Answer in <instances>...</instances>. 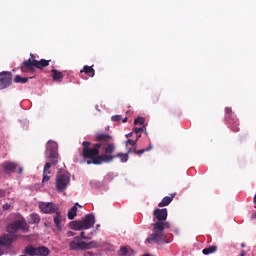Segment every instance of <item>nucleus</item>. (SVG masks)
I'll list each match as a JSON object with an SVG mask.
<instances>
[{
	"instance_id": "obj_1",
	"label": "nucleus",
	"mask_w": 256,
	"mask_h": 256,
	"mask_svg": "<svg viewBox=\"0 0 256 256\" xmlns=\"http://www.w3.org/2000/svg\"><path fill=\"white\" fill-rule=\"evenodd\" d=\"M83 152L82 155L87 160V165H102V163H111L115 156H112V153H115V143H108L104 146L103 155L99 156V149H101V143H97L93 148H89L91 145L90 142H83Z\"/></svg>"
},
{
	"instance_id": "obj_2",
	"label": "nucleus",
	"mask_w": 256,
	"mask_h": 256,
	"mask_svg": "<svg viewBox=\"0 0 256 256\" xmlns=\"http://www.w3.org/2000/svg\"><path fill=\"white\" fill-rule=\"evenodd\" d=\"M165 229H169L168 222L158 221L154 223L153 233L147 238L148 243H163L165 241V236L163 235V231Z\"/></svg>"
},
{
	"instance_id": "obj_3",
	"label": "nucleus",
	"mask_w": 256,
	"mask_h": 256,
	"mask_svg": "<svg viewBox=\"0 0 256 256\" xmlns=\"http://www.w3.org/2000/svg\"><path fill=\"white\" fill-rule=\"evenodd\" d=\"M69 247L71 251H87L89 249H96V247H99V244L95 241L85 242L81 240V237L76 236L70 241Z\"/></svg>"
},
{
	"instance_id": "obj_4",
	"label": "nucleus",
	"mask_w": 256,
	"mask_h": 256,
	"mask_svg": "<svg viewBox=\"0 0 256 256\" xmlns=\"http://www.w3.org/2000/svg\"><path fill=\"white\" fill-rule=\"evenodd\" d=\"M93 225H95V216L93 214H87L82 220L71 222L70 229L83 231L85 229H91Z\"/></svg>"
},
{
	"instance_id": "obj_5",
	"label": "nucleus",
	"mask_w": 256,
	"mask_h": 256,
	"mask_svg": "<svg viewBox=\"0 0 256 256\" xmlns=\"http://www.w3.org/2000/svg\"><path fill=\"white\" fill-rule=\"evenodd\" d=\"M71 183V177L68 174H58L56 177V190L58 193H63Z\"/></svg>"
},
{
	"instance_id": "obj_6",
	"label": "nucleus",
	"mask_w": 256,
	"mask_h": 256,
	"mask_svg": "<svg viewBox=\"0 0 256 256\" xmlns=\"http://www.w3.org/2000/svg\"><path fill=\"white\" fill-rule=\"evenodd\" d=\"M46 153L49 154L48 159L52 165H57L59 154L57 153V143L55 141H48Z\"/></svg>"
},
{
	"instance_id": "obj_7",
	"label": "nucleus",
	"mask_w": 256,
	"mask_h": 256,
	"mask_svg": "<svg viewBox=\"0 0 256 256\" xmlns=\"http://www.w3.org/2000/svg\"><path fill=\"white\" fill-rule=\"evenodd\" d=\"M18 229H22L24 233H27V231H29V226H27L25 219L17 220L14 223L8 225L7 227V231L9 235H13L14 233H17Z\"/></svg>"
},
{
	"instance_id": "obj_8",
	"label": "nucleus",
	"mask_w": 256,
	"mask_h": 256,
	"mask_svg": "<svg viewBox=\"0 0 256 256\" xmlns=\"http://www.w3.org/2000/svg\"><path fill=\"white\" fill-rule=\"evenodd\" d=\"M38 207L42 213L50 215L59 211V206L53 202H39Z\"/></svg>"
},
{
	"instance_id": "obj_9",
	"label": "nucleus",
	"mask_w": 256,
	"mask_h": 256,
	"mask_svg": "<svg viewBox=\"0 0 256 256\" xmlns=\"http://www.w3.org/2000/svg\"><path fill=\"white\" fill-rule=\"evenodd\" d=\"M12 79H13V76L11 75V72L0 73V90L7 89V87L11 85Z\"/></svg>"
},
{
	"instance_id": "obj_10",
	"label": "nucleus",
	"mask_w": 256,
	"mask_h": 256,
	"mask_svg": "<svg viewBox=\"0 0 256 256\" xmlns=\"http://www.w3.org/2000/svg\"><path fill=\"white\" fill-rule=\"evenodd\" d=\"M35 60V56L33 54H30V58L26 61L23 62L22 66H21V71L22 73H25V71H31L33 73V71H35V64H34Z\"/></svg>"
},
{
	"instance_id": "obj_11",
	"label": "nucleus",
	"mask_w": 256,
	"mask_h": 256,
	"mask_svg": "<svg viewBox=\"0 0 256 256\" xmlns=\"http://www.w3.org/2000/svg\"><path fill=\"white\" fill-rule=\"evenodd\" d=\"M165 222L167 221V208L154 210V221Z\"/></svg>"
},
{
	"instance_id": "obj_12",
	"label": "nucleus",
	"mask_w": 256,
	"mask_h": 256,
	"mask_svg": "<svg viewBox=\"0 0 256 256\" xmlns=\"http://www.w3.org/2000/svg\"><path fill=\"white\" fill-rule=\"evenodd\" d=\"M51 163L47 162L44 166V170H43V179H42V183H47V181H49L50 177L49 175H51Z\"/></svg>"
},
{
	"instance_id": "obj_13",
	"label": "nucleus",
	"mask_w": 256,
	"mask_h": 256,
	"mask_svg": "<svg viewBox=\"0 0 256 256\" xmlns=\"http://www.w3.org/2000/svg\"><path fill=\"white\" fill-rule=\"evenodd\" d=\"M54 213H55V215H54L53 219H54L55 226L57 227V229L59 231H61V223H63V216H61V212H59V210H57Z\"/></svg>"
},
{
	"instance_id": "obj_14",
	"label": "nucleus",
	"mask_w": 256,
	"mask_h": 256,
	"mask_svg": "<svg viewBox=\"0 0 256 256\" xmlns=\"http://www.w3.org/2000/svg\"><path fill=\"white\" fill-rule=\"evenodd\" d=\"M51 62V60H45V59H41L40 61H34V67H36V69H43L44 67H49V63Z\"/></svg>"
},
{
	"instance_id": "obj_15",
	"label": "nucleus",
	"mask_w": 256,
	"mask_h": 256,
	"mask_svg": "<svg viewBox=\"0 0 256 256\" xmlns=\"http://www.w3.org/2000/svg\"><path fill=\"white\" fill-rule=\"evenodd\" d=\"M4 171H7L8 173H13L17 169V164L13 162H5L3 164Z\"/></svg>"
},
{
	"instance_id": "obj_16",
	"label": "nucleus",
	"mask_w": 256,
	"mask_h": 256,
	"mask_svg": "<svg viewBox=\"0 0 256 256\" xmlns=\"http://www.w3.org/2000/svg\"><path fill=\"white\" fill-rule=\"evenodd\" d=\"M11 243H13V238L10 235H4L0 238V247L11 245Z\"/></svg>"
},
{
	"instance_id": "obj_17",
	"label": "nucleus",
	"mask_w": 256,
	"mask_h": 256,
	"mask_svg": "<svg viewBox=\"0 0 256 256\" xmlns=\"http://www.w3.org/2000/svg\"><path fill=\"white\" fill-rule=\"evenodd\" d=\"M51 254V250L45 246L37 247V256H48Z\"/></svg>"
},
{
	"instance_id": "obj_18",
	"label": "nucleus",
	"mask_w": 256,
	"mask_h": 256,
	"mask_svg": "<svg viewBox=\"0 0 256 256\" xmlns=\"http://www.w3.org/2000/svg\"><path fill=\"white\" fill-rule=\"evenodd\" d=\"M77 207H81V205H79V203L74 204V206L68 212V219L73 220L75 217H77Z\"/></svg>"
},
{
	"instance_id": "obj_19",
	"label": "nucleus",
	"mask_w": 256,
	"mask_h": 256,
	"mask_svg": "<svg viewBox=\"0 0 256 256\" xmlns=\"http://www.w3.org/2000/svg\"><path fill=\"white\" fill-rule=\"evenodd\" d=\"M80 73H85L88 77H95V69L91 66H84Z\"/></svg>"
},
{
	"instance_id": "obj_20",
	"label": "nucleus",
	"mask_w": 256,
	"mask_h": 256,
	"mask_svg": "<svg viewBox=\"0 0 256 256\" xmlns=\"http://www.w3.org/2000/svg\"><path fill=\"white\" fill-rule=\"evenodd\" d=\"M39 221H41V218L37 213L30 214L28 217V223L31 225H35V223H39Z\"/></svg>"
},
{
	"instance_id": "obj_21",
	"label": "nucleus",
	"mask_w": 256,
	"mask_h": 256,
	"mask_svg": "<svg viewBox=\"0 0 256 256\" xmlns=\"http://www.w3.org/2000/svg\"><path fill=\"white\" fill-rule=\"evenodd\" d=\"M175 195H172L171 197L166 196L162 199V201L158 204V207H167L171 201H173Z\"/></svg>"
},
{
	"instance_id": "obj_22",
	"label": "nucleus",
	"mask_w": 256,
	"mask_h": 256,
	"mask_svg": "<svg viewBox=\"0 0 256 256\" xmlns=\"http://www.w3.org/2000/svg\"><path fill=\"white\" fill-rule=\"evenodd\" d=\"M24 253L29 256H37V247L28 246L24 249Z\"/></svg>"
},
{
	"instance_id": "obj_23",
	"label": "nucleus",
	"mask_w": 256,
	"mask_h": 256,
	"mask_svg": "<svg viewBox=\"0 0 256 256\" xmlns=\"http://www.w3.org/2000/svg\"><path fill=\"white\" fill-rule=\"evenodd\" d=\"M111 139H113V137H111V135L109 134H97L96 135V141H111Z\"/></svg>"
},
{
	"instance_id": "obj_24",
	"label": "nucleus",
	"mask_w": 256,
	"mask_h": 256,
	"mask_svg": "<svg viewBox=\"0 0 256 256\" xmlns=\"http://www.w3.org/2000/svg\"><path fill=\"white\" fill-rule=\"evenodd\" d=\"M52 77L54 81H61L63 79V73L60 71H57L56 69H52Z\"/></svg>"
},
{
	"instance_id": "obj_25",
	"label": "nucleus",
	"mask_w": 256,
	"mask_h": 256,
	"mask_svg": "<svg viewBox=\"0 0 256 256\" xmlns=\"http://www.w3.org/2000/svg\"><path fill=\"white\" fill-rule=\"evenodd\" d=\"M216 251H217V246H210L202 250L203 255H212V253H215Z\"/></svg>"
},
{
	"instance_id": "obj_26",
	"label": "nucleus",
	"mask_w": 256,
	"mask_h": 256,
	"mask_svg": "<svg viewBox=\"0 0 256 256\" xmlns=\"http://www.w3.org/2000/svg\"><path fill=\"white\" fill-rule=\"evenodd\" d=\"M115 157H119L122 161V163H127L129 161V155L128 154H123V153H118Z\"/></svg>"
},
{
	"instance_id": "obj_27",
	"label": "nucleus",
	"mask_w": 256,
	"mask_h": 256,
	"mask_svg": "<svg viewBox=\"0 0 256 256\" xmlns=\"http://www.w3.org/2000/svg\"><path fill=\"white\" fill-rule=\"evenodd\" d=\"M14 81L15 83H27V81H29V78H23L20 75H17Z\"/></svg>"
},
{
	"instance_id": "obj_28",
	"label": "nucleus",
	"mask_w": 256,
	"mask_h": 256,
	"mask_svg": "<svg viewBox=\"0 0 256 256\" xmlns=\"http://www.w3.org/2000/svg\"><path fill=\"white\" fill-rule=\"evenodd\" d=\"M120 256H129V249L127 247H122L119 251Z\"/></svg>"
},
{
	"instance_id": "obj_29",
	"label": "nucleus",
	"mask_w": 256,
	"mask_h": 256,
	"mask_svg": "<svg viewBox=\"0 0 256 256\" xmlns=\"http://www.w3.org/2000/svg\"><path fill=\"white\" fill-rule=\"evenodd\" d=\"M129 145L135 147L137 145V140L128 139L126 141V148L129 149Z\"/></svg>"
},
{
	"instance_id": "obj_30",
	"label": "nucleus",
	"mask_w": 256,
	"mask_h": 256,
	"mask_svg": "<svg viewBox=\"0 0 256 256\" xmlns=\"http://www.w3.org/2000/svg\"><path fill=\"white\" fill-rule=\"evenodd\" d=\"M145 123V118L139 117L134 120V125H143Z\"/></svg>"
},
{
	"instance_id": "obj_31",
	"label": "nucleus",
	"mask_w": 256,
	"mask_h": 256,
	"mask_svg": "<svg viewBox=\"0 0 256 256\" xmlns=\"http://www.w3.org/2000/svg\"><path fill=\"white\" fill-rule=\"evenodd\" d=\"M136 155H143V153H145L146 151H151V146L146 148V149H141V150H134Z\"/></svg>"
},
{
	"instance_id": "obj_32",
	"label": "nucleus",
	"mask_w": 256,
	"mask_h": 256,
	"mask_svg": "<svg viewBox=\"0 0 256 256\" xmlns=\"http://www.w3.org/2000/svg\"><path fill=\"white\" fill-rule=\"evenodd\" d=\"M143 131H145L143 127L135 128L134 133H136V135H139V133H143Z\"/></svg>"
},
{
	"instance_id": "obj_33",
	"label": "nucleus",
	"mask_w": 256,
	"mask_h": 256,
	"mask_svg": "<svg viewBox=\"0 0 256 256\" xmlns=\"http://www.w3.org/2000/svg\"><path fill=\"white\" fill-rule=\"evenodd\" d=\"M112 121H120L121 120V115H115V116H112Z\"/></svg>"
},
{
	"instance_id": "obj_34",
	"label": "nucleus",
	"mask_w": 256,
	"mask_h": 256,
	"mask_svg": "<svg viewBox=\"0 0 256 256\" xmlns=\"http://www.w3.org/2000/svg\"><path fill=\"white\" fill-rule=\"evenodd\" d=\"M67 237H75V232H73V231H68V232H67Z\"/></svg>"
},
{
	"instance_id": "obj_35",
	"label": "nucleus",
	"mask_w": 256,
	"mask_h": 256,
	"mask_svg": "<svg viewBox=\"0 0 256 256\" xmlns=\"http://www.w3.org/2000/svg\"><path fill=\"white\" fill-rule=\"evenodd\" d=\"M80 239H87V236H85V232L80 233Z\"/></svg>"
},
{
	"instance_id": "obj_36",
	"label": "nucleus",
	"mask_w": 256,
	"mask_h": 256,
	"mask_svg": "<svg viewBox=\"0 0 256 256\" xmlns=\"http://www.w3.org/2000/svg\"><path fill=\"white\" fill-rule=\"evenodd\" d=\"M10 207H11V205L5 204V205L3 206V209H4V211H7V209H9Z\"/></svg>"
},
{
	"instance_id": "obj_37",
	"label": "nucleus",
	"mask_w": 256,
	"mask_h": 256,
	"mask_svg": "<svg viewBox=\"0 0 256 256\" xmlns=\"http://www.w3.org/2000/svg\"><path fill=\"white\" fill-rule=\"evenodd\" d=\"M0 197H5V191L0 190Z\"/></svg>"
},
{
	"instance_id": "obj_38",
	"label": "nucleus",
	"mask_w": 256,
	"mask_h": 256,
	"mask_svg": "<svg viewBox=\"0 0 256 256\" xmlns=\"http://www.w3.org/2000/svg\"><path fill=\"white\" fill-rule=\"evenodd\" d=\"M133 135V132H130L128 134H126V138L129 139V137H131Z\"/></svg>"
},
{
	"instance_id": "obj_39",
	"label": "nucleus",
	"mask_w": 256,
	"mask_h": 256,
	"mask_svg": "<svg viewBox=\"0 0 256 256\" xmlns=\"http://www.w3.org/2000/svg\"><path fill=\"white\" fill-rule=\"evenodd\" d=\"M139 139H141V134L137 135L136 141H139Z\"/></svg>"
},
{
	"instance_id": "obj_40",
	"label": "nucleus",
	"mask_w": 256,
	"mask_h": 256,
	"mask_svg": "<svg viewBox=\"0 0 256 256\" xmlns=\"http://www.w3.org/2000/svg\"><path fill=\"white\" fill-rule=\"evenodd\" d=\"M226 113H231V108H226Z\"/></svg>"
},
{
	"instance_id": "obj_41",
	"label": "nucleus",
	"mask_w": 256,
	"mask_h": 256,
	"mask_svg": "<svg viewBox=\"0 0 256 256\" xmlns=\"http://www.w3.org/2000/svg\"><path fill=\"white\" fill-rule=\"evenodd\" d=\"M122 123H127V117L122 120Z\"/></svg>"
},
{
	"instance_id": "obj_42",
	"label": "nucleus",
	"mask_w": 256,
	"mask_h": 256,
	"mask_svg": "<svg viewBox=\"0 0 256 256\" xmlns=\"http://www.w3.org/2000/svg\"><path fill=\"white\" fill-rule=\"evenodd\" d=\"M240 256H245V251L242 250Z\"/></svg>"
},
{
	"instance_id": "obj_43",
	"label": "nucleus",
	"mask_w": 256,
	"mask_h": 256,
	"mask_svg": "<svg viewBox=\"0 0 256 256\" xmlns=\"http://www.w3.org/2000/svg\"><path fill=\"white\" fill-rule=\"evenodd\" d=\"M252 219H256V213L252 214Z\"/></svg>"
},
{
	"instance_id": "obj_44",
	"label": "nucleus",
	"mask_w": 256,
	"mask_h": 256,
	"mask_svg": "<svg viewBox=\"0 0 256 256\" xmlns=\"http://www.w3.org/2000/svg\"><path fill=\"white\" fill-rule=\"evenodd\" d=\"M18 173H23V168H20Z\"/></svg>"
},
{
	"instance_id": "obj_45",
	"label": "nucleus",
	"mask_w": 256,
	"mask_h": 256,
	"mask_svg": "<svg viewBox=\"0 0 256 256\" xmlns=\"http://www.w3.org/2000/svg\"><path fill=\"white\" fill-rule=\"evenodd\" d=\"M128 153H131V148L128 149Z\"/></svg>"
},
{
	"instance_id": "obj_46",
	"label": "nucleus",
	"mask_w": 256,
	"mask_h": 256,
	"mask_svg": "<svg viewBox=\"0 0 256 256\" xmlns=\"http://www.w3.org/2000/svg\"><path fill=\"white\" fill-rule=\"evenodd\" d=\"M86 255H91V252L86 253Z\"/></svg>"
},
{
	"instance_id": "obj_47",
	"label": "nucleus",
	"mask_w": 256,
	"mask_h": 256,
	"mask_svg": "<svg viewBox=\"0 0 256 256\" xmlns=\"http://www.w3.org/2000/svg\"><path fill=\"white\" fill-rule=\"evenodd\" d=\"M241 247H245V245L242 243V244H241Z\"/></svg>"
},
{
	"instance_id": "obj_48",
	"label": "nucleus",
	"mask_w": 256,
	"mask_h": 256,
	"mask_svg": "<svg viewBox=\"0 0 256 256\" xmlns=\"http://www.w3.org/2000/svg\"><path fill=\"white\" fill-rule=\"evenodd\" d=\"M0 255H3V252H0Z\"/></svg>"
}]
</instances>
